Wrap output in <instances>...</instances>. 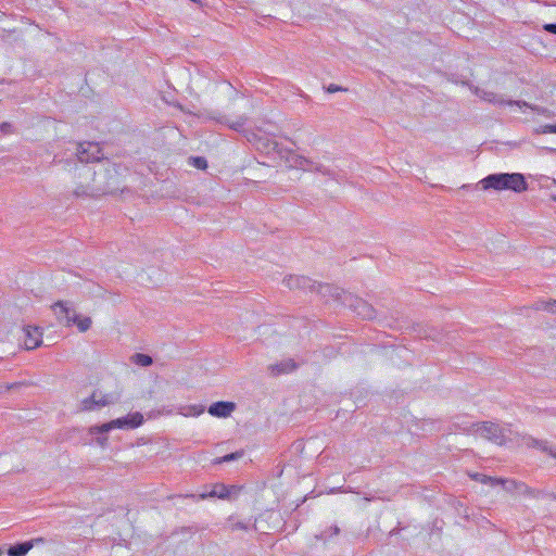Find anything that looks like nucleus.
Returning a JSON list of instances; mask_svg holds the SVG:
<instances>
[{
	"label": "nucleus",
	"mask_w": 556,
	"mask_h": 556,
	"mask_svg": "<svg viewBox=\"0 0 556 556\" xmlns=\"http://www.w3.org/2000/svg\"><path fill=\"white\" fill-rule=\"evenodd\" d=\"M76 175L78 181L74 194L77 198H97L123 191L119 166L108 160L94 165H79L76 167Z\"/></svg>",
	"instance_id": "obj_1"
},
{
	"label": "nucleus",
	"mask_w": 556,
	"mask_h": 556,
	"mask_svg": "<svg viewBox=\"0 0 556 556\" xmlns=\"http://www.w3.org/2000/svg\"><path fill=\"white\" fill-rule=\"evenodd\" d=\"M245 141L260 154L273 161H279L280 164L289 168L318 172L324 175H327L329 172L324 165L295 153L292 149L280 146L267 132L261 129L257 131L245 130Z\"/></svg>",
	"instance_id": "obj_2"
},
{
	"label": "nucleus",
	"mask_w": 556,
	"mask_h": 556,
	"mask_svg": "<svg viewBox=\"0 0 556 556\" xmlns=\"http://www.w3.org/2000/svg\"><path fill=\"white\" fill-rule=\"evenodd\" d=\"M483 190L494 189L496 191L511 190L522 192L528 189V182L520 173L490 174L479 181Z\"/></svg>",
	"instance_id": "obj_3"
},
{
	"label": "nucleus",
	"mask_w": 556,
	"mask_h": 556,
	"mask_svg": "<svg viewBox=\"0 0 556 556\" xmlns=\"http://www.w3.org/2000/svg\"><path fill=\"white\" fill-rule=\"evenodd\" d=\"M471 428H476V434L480 435L483 439L492 441L495 444L503 445L506 442L504 429L494 422H472Z\"/></svg>",
	"instance_id": "obj_4"
},
{
	"label": "nucleus",
	"mask_w": 556,
	"mask_h": 556,
	"mask_svg": "<svg viewBox=\"0 0 556 556\" xmlns=\"http://www.w3.org/2000/svg\"><path fill=\"white\" fill-rule=\"evenodd\" d=\"M342 305L349 307L364 319H372L376 317V311L372 305L350 292L342 299Z\"/></svg>",
	"instance_id": "obj_5"
},
{
	"label": "nucleus",
	"mask_w": 556,
	"mask_h": 556,
	"mask_svg": "<svg viewBox=\"0 0 556 556\" xmlns=\"http://www.w3.org/2000/svg\"><path fill=\"white\" fill-rule=\"evenodd\" d=\"M476 94L479 98H481L482 100L488 101V102L493 103V104H497V105H505V104H507V105H517L520 109L529 108L532 111H535V112L542 113V114H545L547 112L546 109H542V108L536 106V105H531V104H529L526 101H519V100H508V101H505L501 96L496 94L493 91L479 90L478 89L476 91Z\"/></svg>",
	"instance_id": "obj_6"
},
{
	"label": "nucleus",
	"mask_w": 556,
	"mask_h": 556,
	"mask_svg": "<svg viewBox=\"0 0 556 556\" xmlns=\"http://www.w3.org/2000/svg\"><path fill=\"white\" fill-rule=\"evenodd\" d=\"M75 156L80 165H94L101 162V149L96 142H83L77 146Z\"/></svg>",
	"instance_id": "obj_7"
},
{
	"label": "nucleus",
	"mask_w": 556,
	"mask_h": 556,
	"mask_svg": "<svg viewBox=\"0 0 556 556\" xmlns=\"http://www.w3.org/2000/svg\"><path fill=\"white\" fill-rule=\"evenodd\" d=\"M240 493L241 486L216 483L212 485L208 492L200 494L199 498L204 500L206 497H217L220 500H237L239 498Z\"/></svg>",
	"instance_id": "obj_8"
},
{
	"label": "nucleus",
	"mask_w": 556,
	"mask_h": 556,
	"mask_svg": "<svg viewBox=\"0 0 556 556\" xmlns=\"http://www.w3.org/2000/svg\"><path fill=\"white\" fill-rule=\"evenodd\" d=\"M117 401L112 394H102L94 391L90 396L84 399L80 403L81 410H93L111 405Z\"/></svg>",
	"instance_id": "obj_9"
},
{
	"label": "nucleus",
	"mask_w": 556,
	"mask_h": 556,
	"mask_svg": "<svg viewBox=\"0 0 556 556\" xmlns=\"http://www.w3.org/2000/svg\"><path fill=\"white\" fill-rule=\"evenodd\" d=\"M52 309L61 324L66 327L76 321L77 314L74 311L73 304L67 301H58L52 305Z\"/></svg>",
	"instance_id": "obj_10"
},
{
	"label": "nucleus",
	"mask_w": 556,
	"mask_h": 556,
	"mask_svg": "<svg viewBox=\"0 0 556 556\" xmlns=\"http://www.w3.org/2000/svg\"><path fill=\"white\" fill-rule=\"evenodd\" d=\"M315 290L323 298H325L327 300L331 299L341 304H342V299L345 298V294H349V292H346L336 286L329 285V283H317L316 282Z\"/></svg>",
	"instance_id": "obj_11"
},
{
	"label": "nucleus",
	"mask_w": 556,
	"mask_h": 556,
	"mask_svg": "<svg viewBox=\"0 0 556 556\" xmlns=\"http://www.w3.org/2000/svg\"><path fill=\"white\" fill-rule=\"evenodd\" d=\"M24 331V344L26 350H34L42 344V329L36 326H25Z\"/></svg>",
	"instance_id": "obj_12"
},
{
	"label": "nucleus",
	"mask_w": 556,
	"mask_h": 556,
	"mask_svg": "<svg viewBox=\"0 0 556 556\" xmlns=\"http://www.w3.org/2000/svg\"><path fill=\"white\" fill-rule=\"evenodd\" d=\"M283 283L291 290L299 289L314 291L316 287V281H313L306 276H289L283 279Z\"/></svg>",
	"instance_id": "obj_13"
},
{
	"label": "nucleus",
	"mask_w": 556,
	"mask_h": 556,
	"mask_svg": "<svg viewBox=\"0 0 556 556\" xmlns=\"http://www.w3.org/2000/svg\"><path fill=\"white\" fill-rule=\"evenodd\" d=\"M235 409L236 404L233 402L219 401L211 404L207 408V412L211 416L217 418H226L229 417Z\"/></svg>",
	"instance_id": "obj_14"
},
{
	"label": "nucleus",
	"mask_w": 556,
	"mask_h": 556,
	"mask_svg": "<svg viewBox=\"0 0 556 556\" xmlns=\"http://www.w3.org/2000/svg\"><path fill=\"white\" fill-rule=\"evenodd\" d=\"M522 443L527 447L538 448L544 453H547L553 458H556V452L552 448V445L546 440H539L531 435H523Z\"/></svg>",
	"instance_id": "obj_15"
},
{
	"label": "nucleus",
	"mask_w": 556,
	"mask_h": 556,
	"mask_svg": "<svg viewBox=\"0 0 556 556\" xmlns=\"http://www.w3.org/2000/svg\"><path fill=\"white\" fill-rule=\"evenodd\" d=\"M113 429H125L123 426L122 418L111 420V421L102 424L100 426H98V425L91 426L88 429V433L89 434H103V433H108L109 431H111Z\"/></svg>",
	"instance_id": "obj_16"
},
{
	"label": "nucleus",
	"mask_w": 556,
	"mask_h": 556,
	"mask_svg": "<svg viewBox=\"0 0 556 556\" xmlns=\"http://www.w3.org/2000/svg\"><path fill=\"white\" fill-rule=\"evenodd\" d=\"M298 368V364L292 359H283L280 363L270 365L269 369L273 376L289 374Z\"/></svg>",
	"instance_id": "obj_17"
},
{
	"label": "nucleus",
	"mask_w": 556,
	"mask_h": 556,
	"mask_svg": "<svg viewBox=\"0 0 556 556\" xmlns=\"http://www.w3.org/2000/svg\"><path fill=\"white\" fill-rule=\"evenodd\" d=\"M280 519L281 515L279 511H266L265 514H262L258 518L255 519V528L265 532V529L262 528V522L267 520H274L277 522V526H268L266 530H276L278 529V523L280 522Z\"/></svg>",
	"instance_id": "obj_18"
},
{
	"label": "nucleus",
	"mask_w": 556,
	"mask_h": 556,
	"mask_svg": "<svg viewBox=\"0 0 556 556\" xmlns=\"http://www.w3.org/2000/svg\"><path fill=\"white\" fill-rule=\"evenodd\" d=\"M122 420L125 429H136L143 424V416L141 413L136 412L122 417Z\"/></svg>",
	"instance_id": "obj_19"
},
{
	"label": "nucleus",
	"mask_w": 556,
	"mask_h": 556,
	"mask_svg": "<svg viewBox=\"0 0 556 556\" xmlns=\"http://www.w3.org/2000/svg\"><path fill=\"white\" fill-rule=\"evenodd\" d=\"M34 544L31 541L17 543L13 546H10L8 549L9 556H25Z\"/></svg>",
	"instance_id": "obj_20"
},
{
	"label": "nucleus",
	"mask_w": 556,
	"mask_h": 556,
	"mask_svg": "<svg viewBox=\"0 0 556 556\" xmlns=\"http://www.w3.org/2000/svg\"><path fill=\"white\" fill-rule=\"evenodd\" d=\"M518 494L533 496L534 491L523 482L509 481Z\"/></svg>",
	"instance_id": "obj_21"
},
{
	"label": "nucleus",
	"mask_w": 556,
	"mask_h": 556,
	"mask_svg": "<svg viewBox=\"0 0 556 556\" xmlns=\"http://www.w3.org/2000/svg\"><path fill=\"white\" fill-rule=\"evenodd\" d=\"M535 308L556 314V300L540 301L535 304Z\"/></svg>",
	"instance_id": "obj_22"
},
{
	"label": "nucleus",
	"mask_w": 556,
	"mask_h": 556,
	"mask_svg": "<svg viewBox=\"0 0 556 556\" xmlns=\"http://www.w3.org/2000/svg\"><path fill=\"white\" fill-rule=\"evenodd\" d=\"M132 361L135 364L142 366V367L150 366L153 363L152 357L150 355L142 354V353H136L132 356Z\"/></svg>",
	"instance_id": "obj_23"
},
{
	"label": "nucleus",
	"mask_w": 556,
	"mask_h": 556,
	"mask_svg": "<svg viewBox=\"0 0 556 556\" xmlns=\"http://www.w3.org/2000/svg\"><path fill=\"white\" fill-rule=\"evenodd\" d=\"M73 324H75L77 326V328L80 332H86L91 327L92 320L90 317L80 318L77 315V319H76V321H73Z\"/></svg>",
	"instance_id": "obj_24"
},
{
	"label": "nucleus",
	"mask_w": 556,
	"mask_h": 556,
	"mask_svg": "<svg viewBox=\"0 0 556 556\" xmlns=\"http://www.w3.org/2000/svg\"><path fill=\"white\" fill-rule=\"evenodd\" d=\"M182 409L184 408H180L179 413L185 416H199V415L203 414V412H204V407L198 406V405H191V406L186 407L187 412H182Z\"/></svg>",
	"instance_id": "obj_25"
},
{
	"label": "nucleus",
	"mask_w": 556,
	"mask_h": 556,
	"mask_svg": "<svg viewBox=\"0 0 556 556\" xmlns=\"http://www.w3.org/2000/svg\"><path fill=\"white\" fill-rule=\"evenodd\" d=\"M189 163L198 169H205L207 167V161L203 156H191Z\"/></svg>",
	"instance_id": "obj_26"
},
{
	"label": "nucleus",
	"mask_w": 556,
	"mask_h": 556,
	"mask_svg": "<svg viewBox=\"0 0 556 556\" xmlns=\"http://www.w3.org/2000/svg\"><path fill=\"white\" fill-rule=\"evenodd\" d=\"M471 424L472 422H454V427L460 431H463L464 433H467V434H476L475 430L476 428H471Z\"/></svg>",
	"instance_id": "obj_27"
},
{
	"label": "nucleus",
	"mask_w": 556,
	"mask_h": 556,
	"mask_svg": "<svg viewBox=\"0 0 556 556\" xmlns=\"http://www.w3.org/2000/svg\"><path fill=\"white\" fill-rule=\"evenodd\" d=\"M534 132L540 134H556V124H545L534 129Z\"/></svg>",
	"instance_id": "obj_28"
},
{
	"label": "nucleus",
	"mask_w": 556,
	"mask_h": 556,
	"mask_svg": "<svg viewBox=\"0 0 556 556\" xmlns=\"http://www.w3.org/2000/svg\"><path fill=\"white\" fill-rule=\"evenodd\" d=\"M241 456V452L240 451H237L235 453H230V454H227L223 457H219V458H216L215 459V464H222V463H226V462H230V460H233V459H237Z\"/></svg>",
	"instance_id": "obj_29"
},
{
	"label": "nucleus",
	"mask_w": 556,
	"mask_h": 556,
	"mask_svg": "<svg viewBox=\"0 0 556 556\" xmlns=\"http://www.w3.org/2000/svg\"><path fill=\"white\" fill-rule=\"evenodd\" d=\"M96 438H94V442L97 445H99L100 447L104 448L108 446V443H109V439L106 437V433H103V434H93Z\"/></svg>",
	"instance_id": "obj_30"
},
{
	"label": "nucleus",
	"mask_w": 556,
	"mask_h": 556,
	"mask_svg": "<svg viewBox=\"0 0 556 556\" xmlns=\"http://www.w3.org/2000/svg\"><path fill=\"white\" fill-rule=\"evenodd\" d=\"M340 533V528L338 526H332L328 530H325L321 533V536L325 539H330L333 535H338Z\"/></svg>",
	"instance_id": "obj_31"
},
{
	"label": "nucleus",
	"mask_w": 556,
	"mask_h": 556,
	"mask_svg": "<svg viewBox=\"0 0 556 556\" xmlns=\"http://www.w3.org/2000/svg\"><path fill=\"white\" fill-rule=\"evenodd\" d=\"M20 386H22L21 382H14V383H8V384L0 383V393L18 388Z\"/></svg>",
	"instance_id": "obj_32"
},
{
	"label": "nucleus",
	"mask_w": 556,
	"mask_h": 556,
	"mask_svg": "<svg viewBox=\"0 0 556 556\" xmlns=\"http://www.w3.org/2000/svg\"><path fill=\"white\" fill-rule=\"evenodd\" d=\"M345 90L346 89L342 88L341 86L334 85V84H330L327 87V92H329V93H334V92H338V91H345Z\"/></svg>",
	"instance_id": "obj_33"
},
{
	"label": "nucleus",
	"mask_w": 556,
	"mask_h": 556,
	"mask_svg": "<svg viewBox=\"0 0 556 556\" xmlns=\"http://www.w3.org/2000/svg\"><path fill=\"white\" fill-rule=\"evenodd\" d=\"M543 29L549 34L556 35V24L555 23L544 24Z\"/></svg>",
	"instance_id": "obj_34"
},
{
	"label": "nucleus",
	"mask_w": 556,
	"mask_h": 556,
	"mask_svg": "<svg viewBox=\"0 0 556 556\" xmlns=\"http://www.w3.org/2000/svg\"><path fill=\"white\" fill-rule=\"evenodd\" d=\"M11 127V124L7 122L0 124V130L5 134L10 131Z\"/></svg>",
	"instance_id": "obj_35"
},
{
	"label": "nucleus",
	"mask_w": 556,
	"mask_h": 556,
	"mask_svg": "<svg viewBox=\"0 0 556 556\" xmlns=\"http://www.w3.org/2000/svg\"><path fill=\"white\" fill-rule=\"evenodd\" d=\"M244 186H245V188H248L250 186H255V181H250V180L245 179Z\"/></svg>",
	"instance_id": "obj_36"
},
{
	"label": "nucleus",
	"mask_w": 556,
	"mask_h": 556,
	"mask_svg": "<svg viewBox=\"0 0 556 556\" xmlns=\"http://www.w3.org/2000/svg\"><path fill=\"white\" fill-rule=\"evenodd\" d=\"M236 130H240V128L242 127V124L241 123H236L233 126H232Z\"/></svg>",
	"instance_id": "obj_37"
},
{
	"label": "nucleus",
	"mask_w": 556,
	"mask_h": 556,
	"mask_svg": "<svg viewBox=\"0 0 556 556\" xmlns=\"http://www.w3.org/2000/svg\"><path fill=\"white\" fill-rule=\"evenodd\" d=\"M432 340H438V341H441L443 338L442 337H439V336H433L431 337Z\"/></svg>",
	"instance_id": "obj_38"
},
{
	"label": "nucleus",
	"mask_w": 556,
	"mask_h": 556,
	"mask_svg": "<svg viewBox=\"0 0 556 556\" xmlns=\"http://www.w3.org/2000/svg\"><path fill=\"white\" fill-rule=\"evenodd\" d=\"M3 553H4L3 549L0 547V556H2Z\"/></svg>",
	"instance_id": "obj_39"
},
{
	"label": "nucleus",
	"mask_w": 556,
	"mask_h": 556,
	"mask_svg": "<svg viewBox=\"0 0 556 556\" xmlns=\"http://www.w3.org/2000/svg\"><path fill=\"white\" fill-rule=\"evenodd\" d=\"M191 1L197 3V2H199L200 0H191Z\"/></svg>",
	"instance_id": "obj_40"
}]
</instances>
